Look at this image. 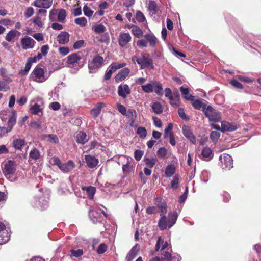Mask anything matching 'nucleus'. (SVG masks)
I'll return each mask as SVG.
<instances>
[{"label":"nucleus","mask_w":261,"mask_h":261,"mask_svg":"<svg viewBox=\"0 0 261 261\" xmlns=\"http://www.w3.org/2000/svg\"><path fill=\"white\" fill-rule=\"evenodd\" d=\"M177 218L178 214L176 211L169 212L167 217L165 215H160L158 226L161 230H166L168 227L170 228L176 223Z\"/></svg>","instance_id":"nucleus-1"},{"label":"nucleus","mask_w":261,"mask_h":261,"mask_svg":"<svg viewBox=\"0 0 261 261\" xmlns=\"http://www.w3.org/2000/svg\"><path fill=\"white\" fill-rule=\"evenodd\" d=\"M16 170V163L14 161L8 160L3 163V172L5 177L11 182L17 180L16 176L14 175Z\"/></svg>","instance_id":"nucleus-2"},{"label":"nucleus","mask_w":261,"mask_h":261,"mask_svg":"<svg viewBox=\"0 0 261 261\" xmlns=\"http://www.w3.org/2000/svg\"><path fill=\"white\" fill-rule=\"evenodd\" d=\"M133 62H136L140 66V69L154 68L153 62L149 54H141L139 56H133L132 58Z\"/></svg>","instance_id":"nucleus-3"},{"label":"nucleus","mask_w":261,"mask_h":261,"mask_svg":"<svg viewBox=\"0 0 261 261\" xmlns=\"http://www.w3.org/2000/svg\"><path fill=\"white\" fill-rule=\"evenodd\" d=\"M203 108L204 114L208 118L209 121L217 122L221 120L219 113L215 111L212 107L210 106L206 107V105H204Z\"/></svg>","instance_id":"nucleus-4"},{"label":"nucleus","mask_w":261,"mask_h":261,"mask_svg":"<svg viewBox=\"0 0 261 261\" xmlns=\"http://www.w3.org/2000/svg\"><path fill=\"white\" fill-rule=\"evenodd\" d=\"M31 75L33 80L38 83H43L48 78V76L45 74L44 69L39 66L34 69Z\"/></svg>","instance_id":"nucleus-5"},{"label":"nucleus","mask_w":261,"mask_h":261,"mask_svg":"<svg viewBox=\"0 0 261 261\" xmlns=\"http://www.w3.org/2000/svg\"><path fill=\"white\" fill-rule=\"evenodd\" d=\"M103 63V59L99 55H97L93 58L91 62L88 64L89 72L95 73L101 68Z\"/></svg>","instance_id":"nucleus-6"},{"label":"nucleus","mask_w":261,"mask_h":261,"mask_svg":"<svg viewBox=\"0 0 261 261\" xmlns=\"http://www.w3.org/2000/svg\"><path fill=\"white\" fill-rule=\"evenodd\" d=\"M219 159L223 169L230 170L233 167L232 158L230 155L224 153L220 155Z\"/></svg>","instance_id":"nucleus-7"},{"label":"nucleus","mask_w":261,"mask_h":261,"mask_svg":"<svg viewBox=\"0 0 261 261\" xmlns=\"http://www.w3.org/2000/svg\"><path fill=\"white\" fill-rule=\"evenodd\" d=\"M21 43L22 48L23 49L27 50L28 49L33 48L36 44V42L31 37L29 36H25L24 37L21 38Z\"/></svg>","instance_id":"nucleus-8"},{"label":"nucleus","mask_w":261,"mask_h":261,"mask_svg":"<svg viewBox=\"0 0 261 261\" xmlns=\"http://www.w3.org/2000/svg\"><path fill=\"white\" fill-rule=\"evenodd\" d=\"M89 217L93 223L100 222L103 220L100 213L96 209L90 210Z\"/></svg>","instance_id":"nucleus-9"},{"label":"nucleus","mask_w":261,"mask_h":261,"mask_svg":"<svg viewBox=\"0 0 261 261\" xmlns=\"http://www.w3.org/2000/svg\"><path fill=\"white\" fill-rule=\"evenodd\" d=\"M132 37L129 33H120L118 37V43L120 47H123L130 41Z\"/></svg>","instance_id":"nucleus-10"},{"label":"nucleus","mask_w":261,"mask_h":261,"mask_svg":"<svg viewBox=\"0 0 261 261\" xmlns=\"http://www.w3.org/2000/svg\"><path fill=\"white\" fill-rule=\"evenodd\" d=\"M156 207L160 211V215H165L167 212V205L165 201L160 197H157L155 199Z\"/></svg>","instance_id":"nucleus-11"},{"label":"nucleus","mask_w":261,"mask_h":261,"mask_svg":"<svg viewBox=\"0 0 261 261\" xmlns=\"http://www.w3.org/2000/svg\"><path fill=\"white\" fill-rule=\"evenodd\" d=\"M5 228V225L0 221V245L7 242L10 238V234L8 232L4 231Z\"/></svg>","instance_id":"nucleus-12"},{"label":"nucleus","mask_w":261,"mask_h":261,"mask_svg":"<svg viewBox=\"0 0 261 261\" xmlns=\"http://www.w3.org/2000/svg\"><path fill=\"white\" fill-rule=\"evenodd\" d=\"M130 92V89L127 84H121L118 87V94L123 98H125Z\"/></svg>","instance_id":"nucleus-13"},{"label":"nucleus","mask_w":261,"mask_h":261,"mask_svg":"<svg viewBox=\"0 0 261 261\" xmlns=\"http://www.w3.org/2000/svg\"><path fill=\"white\" fill-rule=\"evenodd\" d=\"M182 133L193 144H195L196 139L190 128L186 125H184L182 127Z\"/></svg>","instance_id":"nucleus-14"},{"label":"nucleus","mask_w":261,"mask_h":261,"mask_svg":"<svg viewBox=\"0 0 261 261\" xmlns=\"http://www.w3.org/2000/svg\"><path fill=\"white\" fill-rule=\"evenodd\" d=\"M53 3V0H35L33 5L37 8L44 9L49 8Z\"/></svg>","instance_id":"nucleus-15"},{"label":"nucleus","mask_w":261,"mask_h":261,"mask_svg":"<svg viewBox=\"0 0 261 261\" xmlns=\"http://www.w3.org/2000/svg\"><path fill=\"white\" fill-rule=\"evenodd\" d=\"M106 106L103 102H98L90 111V115L93 118H97L100 114L102 108Z\"/></svg>","instance_id":"nucleus-16"},{"label":"nucleus","mask_w":261,"mask_h":261,"mask_svg":"<svg viewBox=\"0 0 261 261\" xmlns=\"http://www.w3.org/2000/svg\"><path fill=\"white\" fill-rule=\"evenodd\" d=\"M213 156L211 149L209 147H204L202 150L200 158L202 160L209 161L212 159Z\"/></svg>","instance_id":"nucleus-17"},{"label":"nucleus","mask_w":261,"mask_h":261,"mask_svg":"<svg viewBox=\"0 0 261 261\" xmlns=\"http://www.w3.org/2000/svg\"><path fill=\"white\" fill-rule=\"evenodd\" d=\"M130 70L128 68H124L121 70L115 76L116 82L119 83L123 81L128 75Z\"/></svg>","instance_id":"nucleus-18"},{"label":"nucleus","mask_w":261,"mask_h":261,"mask_svg":"<svg viewBox=\"0 0 261 261\" xmlns=\"http://www.w3.org/2000/svg\"><path fill=\"white\" fill-rule=\"evenodd\" d=\"M162 255L163 256L164 259L168 261H180L181 259L180 255L177 253L172 255L169 252L163 251Z\"/></svg>","instance_id":"nucleus-19"},{"label":"nucleus","mask_w":261,"mask_h":261,"mask_svg":"<svg viewBox=\"0 0 261 261\" xmlns=\"http://www.w3.org/2000/svg\"><path fill=\"white\" fill-rule=\"evenodd\" d=\"M75 167V165L74 163L71 160H69L65 163H62L60 169L63 173H68L73 170Z\"/></svg>","instance_id":"nucleus-20"},{"label":"nucleus","mask_w":261,"mask_h":261,"mask_svg":"<svg viewBox=\"0 0 261 261\" xmlns=\"http://www.w3.org/2000/svg\"><path fill=\"white\" fill-rule=\"evenodd\" d=\"M238 128L236 123H230L228 122H223L221 124V132H233Z\"/></svg>","instance_id":"nucleus-21"},{"label":"nucleus","mask_w":261,"mask_h":261,"mask_svg":"<svg viewBox=\"0 0 261 261\" xmlns=\"http://www.w3.org/2000/svg\"><path fill=\"white\" fill-rule=\"evenodd\" d=\"M69 36L68 32L62 31L57 36V41L60 44H65L69 42Z\"/></svg>","instance_id":"nucleus-22"},{"label":"nucleus","mask_w":261,"mask_h":261,"mask_svg":"<svg viewBox=\"0 0 261 261\" xmlns=\"http://www.w3.org/2000/svg\"><path fill=\"white\" fill-rule=\"evenodd\" d=\"M85 159L87 166L90 168L95 167L99 162L97 159L90 155H85Z\"/></svg>","instance_id":"nucleus-23"},{"label":"nucleus","mask_w":261,"mask_h":261,"mask_svg":"<svg viewBox=\"0 0 261 261\" xmlns=\"http://www.w3.org/2000/svg\"><path fill=\"white\" fill-rule=\"evenodd\" d=\"M135 170V164L133 162L127 161L122 166L123 172L125 174H129L133 173Z\"/></svg>","instance_id":"nucleus-24"},{"label":"nucleus","mask_w":261,"mask_h":261,"mask_svg":"<svg viewBox=\"0 0 261 261\" xmlns=\"http://www.w3.org/2000/svg\"><path fill=\"white\" fill-rule=\"evenodd\" d=\"M16 118H17V112L15 110H13L11 112V114L9 116L8 121V127L9 128V130H11L14 127V126L16 124Z\"/></svg>","instance_id":"nucleus-25"},{"label":"nucleus","mask_w":261,"mask_h":261,"mask_svg":"<svg viewBox=\"0 0 261 261\" xmlns=\"http://www.w3.org/2000/svg\"><path fill=\"white\" fill-rule=\"evenodd\" d=\"M148 10L150 15H153L156 14L160 10V8L156 2L153 1H149L148 5Z\"/></svg>","instance_id":"nucleus-26"},{"label":"nucleus","mask_w":261,"mask_h":261,"mask_svg":"<svg viewBox=\"0 0 261 261\" xmlns=\"http://www.w3.org/2000/svg\"><path fill=\"white\" fill-rule=\"evenodd\" d=\"M124 116H126L130 120V125L133 126V124L135 123L136 118H137V112L136 111L132 109H129L127 112L126 114Z\"/></svg>","instance_id":"nucleus-27"},{"label":"nucleus","mask_w":261,"mask_h":261,"mask_svg":"<svg viewBox=\"0 0 261 261\" xmlns=\"http://www.w3.org/2000/svg\"><path fill=\"white\" fill-rule=\"evenodd\" d=\"M88 141L86 134L82 131L79 132L76 135V142L78 144H85Z\"/></svg>","instance_id":"nucleus-28"},{"label":"nucleus","mask_w":261,"mask_h":261,"mask_svg":"<svg viewBox=\"0 0 261 261\" xmlns=\"http://www.w3.org/2000/svg\"><path fill=\"white\" fill-rule=\"evenodd\" d=\"M81 59V56L77 53H73L67 57L68 64H73L77 63Z\"/></svg>","instance_id":"nucleus-29"},{"label":"nucleus","mask_w":261,"mask_h":261,"mask_svg":"<svg viewBox=\"0 0 261 261\" xmlns=\"http://www.w3.org/2000/svg\"><path fill=\"white\" fill-rule=\"evenodd\" d=\"M82 190L86 192V194L90 199H93L96 192V188L94 187H83Z\"/></svg>","instance_id":"nucleus-30"},{"label":"nucleus","mask_w":261,"mask_h":261,"mask_svg":"<svg viewBox=\"0 0 261 261\" xmlns=\"http://www.w3.org/2000/svg\"><path fill=\"white\" fill-rule=\"evenodd\" d=\"M155 81H151L149 83L142 85V89L146 93H151L153 91Z\"/></svg>","instance_id":"nucleus-31"},{"label":"nucleus","mask_w":261,"mask_h":261,"mask_svg":"<svg viewBox=\"0 0 261 261\" xmlns=\"http://www.w3.org/2000/svg\"><path fill=\"white\" fill-rule=\"evenodd\" d=\"M180 90L181 91L183 97L185 99L189 100H193V96L189 93V90L188 88L181 86L180 88Z\"/></svg>","instance_id":"nucleus-32"},{"label":"nucleus","mask_w":261,"mask_h":261,"mask_svg":"<svg viewBox=\"0 0 261 261\" xmlns=\"http://www.w3.org/2000/svg\"><path fill=\"white\" fill-rule=\"evenodd\" d=\"M175 173V167L173 164H170L167 166L165 168V174L166 177L172 176Z\"/></svg>","instance_id":"nucleus-33"},{"label":"nucleus","mask_w":261,"mask_h":261,"mask_svg":"<svg viewBox=\"0 0 261 261\" xmlns=\"http://www.w3.org/2000/svg\"><path fill=\"white\" fill-rule=\"evenodd\" d=\"M13 147L15 149L21 150L25 145V141L22 139H16L13 141Z\"/></svg>","instance_id":"nucleus-34"},{"label":"nucleus","mask_w":261,"mask_h":261,"mask_svg":"<svg viewBox=\"0 0 261 261\" xmlns=\"http://www.w3.org/2000/svg\"><path fill=\"white\" fill-rule=\"evenodd\" d=\"M145 38L149 43L151 47H154L155 45L157 40L156 38L152 34H146L144 35Z\"/></svg>","instance_id":"nucleus-35"},{"label":"nucleus","mask_w":261,"mask_h":261,"mask_svg":"<svg viewBox=\"0 0 261 261\" xmlns=\"http://www.w3.org/2000/svg\"><path fill=\"white\" fill-rule=\"evenodd\" d=\"M32 59L31 58H28V60H27V63L25 64V68H24V69H22L19 72V74L21 75H26L28 72H29V71L30 70L31 67V66H32V64L33 63H34L32 61Z\"/></svg>","instance_id":"nucleus-36"},{"label":"nucleus","mask_w":261,"mask_h":261,"mask_svg":"<svg viewBox=\"0 0 261 261\" xmlns=\"http://www.w3.org/2000/svg\"><path fill=\"white\" fill-rule=\"evenodd\" d=\"M40 157V153L39 150L36 148H34L30 152L29 158L31 160L36 161L38 160Z\"/></svg>","instance_id":"nucleus-37"},{"label":"nucleus","mask_w":261,"mask_h":261,"mask_svg":"<svg viewBox=\"0 0 261 261\" xmlns=\"http://www.w3.org/2000/svg\"><path fill=\"white\" fill-rule=\"evenodd\" d=\"M151 108L154 113L160 114L163 112V107L159 102H155L152 104Z\"/></svg>","instance_id":"nucleus-38"},{"label":"nucleus","mask_w":261,"mask_h":261,"mask_svg":"<svg viewBox=\"0 0 261 261\" xmlns=\"http://www.w3.org/2000/svg\"><path fill=\"white\" fill-rule=\"evenodd\" d=\"M17 34L20 35V33L16 30H12L7 34L5 39L7 41L10 42Z\"/></svg>","instance_id":"nucleus-39"},{"label":"nucleus","mask_w":261,"mask_h":261,"mask_svg":"<svg viewBox=\"0 0 261 261\" xmlns=\"http://www.w3.org/2000/svg\"><path fill=\"white\" fill-rule=\"evenodd\" d=\"M137 245H136L134 246L128 254L126 256V259L127 261H131L137 255V251H136V247Z\"/></svg>","instance_id":"nucleus-40"},{"label":"nucleus","mask_w":261,"mask_h":261,"mask_svg":"<svg viewBox=\"0 0 261 261\" xmlns=\"http://www.w3.org/2000/svg\"><path fill=\"white\" fill-rule=\"evenodd\" d=\"M153 91H154L157 95H162L163 94L162 85L155 81Z\"/></svg>","instance_id":"nucleus-41"},{"label":"nucleus","mask_w":261,"mask_h":261,"mask_svg":"<svg viewBox=\"0 0 261 261\" xmlns=\"http://www.w3.org/2000/svg\"><path fill=\"white\" fill-rule=\"evenodd\" d=\"M179 176L176 175L173 177V180L171 182V188L173 190H176L179 186Z\"/></svg>","instance_id":"nucleus-42"},{"label":"nucleus","mask_w":261,"mask_h":261,"mask_svg":"<svg viewBox=\"0 0 261 261\" xmlns=\"http://www.w3.org/2000/svg\"><path fill=\"white\" fill-rule=\"evenodd\" d=\"M30 111L34 114L39 115V112L42 111V108L39 104L35 103L31 107Z\"/></svg>","instance_id":"nucleus-43"},{"label":"nucleus","mask_w":261,"mask_h":261,"mask_svg":"<svg viewBox=\"0 0 261 261\" xmlns=\"http://www.w3.org/2000/svg\"><path fill=\"white\" fill-rule=\"evenodd\" d=\"M92 30L96 33H103L106 30V28L102 24H98L92 27Z\"/></svg>","instance_id":"nucleus-44"},{"label":"nucleus","mask_w":261,"mask_h":261,"mask_svg":"<svg viewBox=\"0 0 261 261\" xmlns=\"http://www.w3.org/2000/svg\"><path fill=\"white\" fill-rule=\"evenodd\" d=\"M66 16V12L65 9H61L58 14V20L63 23Z\"/></svg>","instance_id":"nucleus-45"},{"label":"nucleus","mask_w":261,"mask_h":261,"mask_svg":"<svg viewBox=\"0 0 261 261\" xmlns=\"http://www.w3.org/2000/svg\"><path fill=\"white\" fill-rule=\"evenodd\" d=\"M136 133L142 138H145L147 136V130L145 127H138Z\"/></svg>","instance_id":"nucleus-46"},{"label":"nucleus","mask_w":261,"mask_h":261,"mask_svg":"<svg viewBox=\"0 0 261 261\" xmlns=\"http://www.w3.org/2000/svg\"><path fill=\"white\" fill-rule=\"evenodd\" d=\"M74 22L80 26L84 27L87 24V21L86 18L82 17L76 18L74 20Z\"/></svg>","instance_id":"nucleus-47"},{"label":"nucleus","mask_w":261,"mask_h":261,"mask_svg":"<svg viewBox=\"0 0 261 261\" xmlns=\"http://www.w3.org/2000/svg\"><path fill=\"white\" fill-rule=\"evenodd\" d=\"M132 33L136 37L140 38L143 35V31L141 29L137 27H135L132 29Z\"/></svg>","instance_id":"nucleus-48"},{"label":"nucleus","mask_w":261,"mask_h":261,"mask_svg":"<svg viewBox=\"0 0 261 261\" xmlns=\"http://www.w3.org/2000/svg\"><path fill=\"white\" fill-rule=\"evenodd\" d=\"M71 256L75 257H79L83 254V250L81 249H79L76 250L72 249L70 250Z\"/></svg>","instance_id":"nucleus-49"},{"label":"nucleus","mask_w":261,"mask_h":261,"mask_svg":"<svg viewBox=\"0 0 261 261\" xmlns=\"http://www.w3.org/2000/svg\"><path fill=\"white\" fill-rule=\"evenodd\" d=\"M45 138H48L49 141L55 144L59 143V140L58 137L55 134H48L45 136Z\"/></svg>","instance_id":"nucleus-50"},{"label":"nucleus","mask_w":261,"mask_h":261,"mask_svg":"<svg viewBox=\"0 0 261 261\" xmlns=\"http://www.w3.org/2000/svg\"><path fill=\"white\" fill-rule=\"evenodd\" d=\"M178 113L179 117L181 119L185 121H189V117H188L185 114L184 109L182 108H179L178 109Z\"/></svg>","instance_id":"nucleus-51"},{"label":"nucleus","mask_w":261,"mask_h":261,"mask_svg":"<svg viewBox=\"0 0 261 261\" xmlns=\"http://www.w3.org/2000/svg\"><path fill=\"white\" fill-rule=\"evenodd\" d=\"M107 250V246L105 243L101 244L97 249V253L98 254H102Z\"/></svg>","instance_id":"nucleus-52"},{"label":"nucleus","mask_w":261,"mask_h":261,"mask_svg":"<svg viewBox=\"0 0 261 261\" xmlns=\"http://www.w3.org/2000/svg\"><path fill=\"white\" fill-rule=\"evenodd\" d=\"M84 14L87 17H91L92 16L93 11L87 5H85L83 7Z\"/></svg>","instance_id":"nucleus-53"},{"label":"nucleus","mask_w":261,"mask_h":261,"mask_svg":"<svg viewBox=\"0 0 261 261\" xmlns=\"http://www.w3.org/2000/svg\"><path fill=\"white\" fill-rule=\"evenodd\" d=\"M136 18L137 20L140 22H143L145 20L144 15L141 11H137L136 14Z\"/></svg>","instance_id":"nucleus-54"},{"label":"nucleus","mask_w":261,"mask_h":261,"mask_svg":"<svg viewBox=\"0 0 261 261\" xmlns=\"http://www.w3.org/2000/svg\"><path fill=\"white\" fill-rule=\"evenodd\" d=\"M191 101H192L193 106L196 109L199 110L202 107L203 103L200 100L194 99L193 97V100Z\"/></svg>","instance_id":"nucleus-55"},{"label":"nucleus","mask_w":261,"mask_h":261,"mask_svg":"<svg viewBox=\"0 0 261 261\" xmlns=\"http://www.w3.org/2000/svg\"><path fill=\"white\" fill-rule=\"evenodd\" d=\"M145 161L146 164L149 168L153 167L156 163V160L154 158H151V159L146 158L145 159Z\"/></svg>","instance_id":"nucleus-56"},{"label":"nucleus","mask_w":261,"mask_h":261,"mask_svg":"<svg viewBox=\"0 0 261 261\" xmlns=\"http://www.w3.org/2000/svg\"><path fill=\"white\" fill-rule=\"evenodd\" d=\"M164 243V239L161 236H160L158 238L157 242L155 245V251H158L160 248H161L162 246Z\"/></svg>","instance_id":"nucleus-57"},{"label":"nucleus","mask_w":261,"mask_h":261,"mask_svg":"<svg viewBox=\"0 0 261 261\" xmlns=\"http://www.w3.org/2000/svg\"><path fill=\"white\" fill-rule=\"evenodd\" d=\"M13 24V22L9 19L5 18L0 20V24L1 25L8 27L12 25Z\"/></svg>","instance_id":"nucleus-58"},{"label":"nucleus","mask_w":261,"mask_h":261,"mask_svg":"<svg viewBox=\"0 0 261 261\" xmlns=\"http://www.w3.org/2000/svg\"><path fill=\"white\" fill-rule=\"evenodd\" d=\"M220 136V134L219 132L216 131H213L210 134V138L213 141H216L218 140Z\"/></svg>","instance_id":"nucleus-59"},{"label":"nucleus","mask_w":261,"mask_h":261,"mask_svg":"<svg viewBox=\"0 0 261 261\" xmlns=\"http://www.w3.org/2000/svg\"><path fill=\"white\" fill-rule=\"evenodd\" d=\"M157 154L160 157L164 158L167 154V149L165 147H161L158 149Z\"/></svg>","instance_id":"nucleus-60"},{"label":"nucleus","mask_w":261,"mask_h":261,"mask_svg":"<svg viewBox=\"0 0 261 261\" xmlns=\"http://www.w3.org/2000/svg\"><path fill=\"white\" fill-rule=\"evenodd\" d=\"M59 53L63 56L67 55L69 53V49L67 47H61L59 48Z\"/></svg>","instance_id":"nucleus-61"},{"label":"nucleus","mask_w":261,"mask_h":261,"mask_svg":"<svg viewBox=\"0 0 261 261\" xmlns=\"http://www.w3.org/2000/svg\"><path fill=\"white\" fill-rule=\"evenodd\" d=\"M34 11L32 7H28L25 12H24V15L25 17L27 18H30L34 14Z\"/></svg>","instance_id":"nucleus-62"},{"label":"nucleus","mask_w":261,"mask_h":261,"mask_svg":"<svg viewBox=\"0 0 261 261\" xmlns=\"http://www.w3.org/2000/svg\"><path fill=\"white\" fill-rule=\"evenodd\" d=\"M117 109L118 111L123 115L126 114L127 110L126 108L121 103L117 104Z\"/></svg>","instance_id":"nucleus-63"},{"label":"nucleus","mask_w":261,"mask_h":261,"mask_svg":"<svg viewBox=\"0 0 261 261\" xmlns=\"http://www.w3.org/2000/svg\"><path fill=\"white\" fill-rule=\"evenodd\" d=\"M230 84L233 87L238 88V89H242L243 88V85L241 83L238 82L236 80H232L230 82Z\"/></svg>","instance_id":"nucleus-64"}]
</instances>
